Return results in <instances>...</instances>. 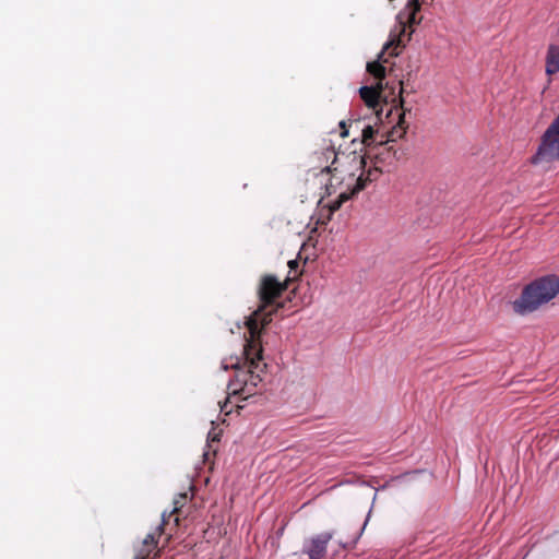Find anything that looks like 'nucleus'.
Here are the masks:
<instances>
[{"mask_svg": "<svg viewBox=\"0 0 559 559\" xmlns=\"http://www.w3.org/2000/svg\"><path fill=\"white\" fill-rule=\"evenodd\" d=\"M406 130L407 124L405 122L404 114H401L397 124L392 128L388 138L384 140L385 135L382 133L381 140H379L378 144L373 146L372 150L374 153H372V157L376 164H380L381 166H391L400 158L397 155L399 150L395 147V142L397 139H402L406 134Z\"/></svg>", "mask_w": 559, "mask_h": 559, "instance_id": "5", "label": "nucleus"}, {"mask_svg": "<svg viewBox=\"0 0 559 559\" xmlns=\"http://www.w3.org/2000/svg\"><path fill=\"white\" fill-rule=\"evenodd\" d=\"M348 128H355L357 131L361 132V143L370 147L371 145H377L379 140H381V135L378 129H374L371 124H366L361 119L350 120Z\"/></svg>", "mask_w": 559, "mask_h": 559, "instance_id": "10", "label": "nucleus"}, {"mask_svg": "<svg viewBox=\"0 0 559 559\" xmlns=\"http://www.w3.org/2000/svg\"><path fill=\"white\" fill-rule=\"evenodd\" d=\"M136 559H147V558H145V557H141V558H139V557H138Z\"/></svg>", "mask_w": 559, "mask_h": 559, "instance_id": "17", "label": "nucleus"}, {"mask_svg": "<svg viewBox=\"0 0 559 559\" xmlns=\"http://www.w3.org/2000/svg\"><path fill=\"white\" fill-rule=\"evenodd\" d=\"M175 522H176V524L179 523V518L178 516L175 518Z\"/></svg>", "mask_w": 559, "mask_h": 559, "instance_id": "16", "label": "nucleus"}, {"mask_svg": "<svg viewBox=\"0 0 559 559\" xmlns=\"http://www.w3.org/2000/svg\"><path fill=\"white\" fill-rule=\"evenodd\" d=\"M324 155L326 158L333 156L331 165L324 168L331 174L330 183L326 186L329 194L332 191L336 192V186H345V189L340 190L337 198L329 203L330 214L338 211L344 202L350 200L364 190L368 182L377 180L382 174V166L376 163L372 168L365 171L366 158L356 152L335 153L333 148H326Z\"/></svg>", "mask_w": 559, "mask_h": 559, "instance_id": "2", "label": "nucleus"}, {"mask_svg": "<svg viewBox=\"0 0 559 559\" xmlns=\"http://www.w3.org/2000/svg\"><path fill=\"white\" fill-rule=\"evenodd\" d=\"M421 21L420 3L418 0H408L405 8L396 15L400 29L390 33V35H413L417 32H424L425 28L420 26Z\"/></svg>", "mask_w": 559, "mask_h": 559, "instance_id": "8", "label": "nucleus"}, {"mask_svg": "<svg viewBox=\"0 0 559 559\" xmlns=\"http://www.w3.org/2000/svg\"><path fill=\"white\" fill-rule=\"evenodd\" d=\"M340 127H341V129H342L341 136H343V138L348 136L349 130H348V128H347L346 122H345V121H341V122H340Z\"/></svg>", "mask_w": 559, "mask_h": 559, "instance_id": "14", "label": "nucleus"}, {"mask_svg": "<svg viewBox=\"0 0 559 559\" xmlns=\"http://www.w3.org/2000/svg\"><path fill=\"white\" fill-rule=\"evenodd\" d=\"M156 544H157V542H156L155 534H148L143 540V547H144L143 550H146L147 555H150L156 547Z\"/></svg>", "mask_w": 559, "mask_h": 559, "instance_id": "13", "label": "nucleus"}, {"mask_svg": "<svg viewBox=\"0 0 559 559\" xmlns=\"http://www.w3.org/2000/svg\"><path fill=\"white\" fill-rule=\"evenodd\" d=\"M557 159H559V115L543 134L537 152L532 157V163H550Z\"/></svg>", "mask_w": 559, "mask_h": 559, "instance_id": "6", "label": "nucleus"}, {"mask_svg": "<svg viewBox=\"0 0 559 559\" xmlns=\"http://www.w3.org/2000/svg\"><path fill=\"white\" fill-rule=\"evenodd\" d=\"M298 265H299V263H298V261H297V260H290V261L288 262V266H289L292 270L297 269V267H298Z\"/></svg>", "mask_w": 559, "mask_h": 559, "instance_id": "15", "label": "nucleus"}, {"mask_svg": "<svg viewBox=\"0 0 559 559\" xmlns=\"http://www.w3.org/2000/svg\"><path fill=\"white\" fill-rule=\"evenodd\" d=\"M287 278L280 282L274 275L267 274L261 278L258 295L260 306L249 317L246 318L247 333L243 345L242 357L236 358L231 364L235 369V377L228 383V393L230 395H240L243 400L258 393V386L262 382L266 364L263 361V347L261 335L266 325L272 321V316L277 308L269 309L288 288Z\"/></svg>", "mask_w": 559, "mask_h": 559, "instance_id": "1", "label": "nucleus"}, {"mask_svg": "<svg viewBox=\"0 0 559 559\" xmlns=\"http://www.w3.org/2000/svg\"><path fill=\"white\" fill-rule=\"evenodd\" d=\"M331 539L332 534L328 532L312 536L305 540L302 552L308 555L309 559H323Z\"/></svg>", "mask_w": 559, "mask_h": 559, "instance_id": "9", "label": "nucleus"}, {"mask_svg": "<svg viewBox=\"0 0 559 559\" xmlns=\"http://www.w3.org/2000/svg\"><path fill=\"white\" fill-rule=\"evenodd\" d=\"M187 498V493H180L178 498L174 500V508L170 511L168 518H166V514L163 513V524L158 527L159 531H162L163 525L166 524L173 515L179 513L180 509L185 506Z\"/></svg>", "mask_w": 559, "mask_h": 559, "instance_id": "12", "label": "nucleus"}, {"mask_svg": "<svg viewBox=\"0 0 559 559\" xmlns=\"http://www.w3.org/2000/svg\"><path fill=\"white\" fill-rule=\"evenodd\" d=\"M559 294V277L546 275L525 285L519 298L511 302L512 310L525 316L538 310Z\"/></svg>", "mask_w": 559, "mask_h": 559, "instance_id": "3", "label": "nucleus"}, {"mask_svg": "<svg viewBox=\"0 0 559 559\" xmlns=\"http://www.w3.org/2000/svg\"><path fill=\"white\" fill-rule=\"evenodd\" d=\"M405 37H391L386 44H384L381 52L378 55V60L367 63V71L378 82H383L385 79V67L384 63L389 62V58L397 57L402 50L406 47ZM407 41L411 37H406Z\"/></svg>", "mask_w": 559, "mask_h": 559, "instance_id": "7", "label": "nucleus"}, {"mask_svg": "<svg viewBox=\"0 0 559 559\" xmlns=\"http://www.w3.org/2000/svg\"><path fill=\"white\" fill-rule=\"evenodd\" d=\"M403 81H399L396 85H391L390 82H377L373 86H361L359 88V95L361 100L373 110L380 106V102L396 104L401 107L402 112L406 114L411 111V108L404 106L405 100Z\"/></svg>", "mask_w": 559, "mask_h": 559, "instance_id": "4", "label": "nucleus"}, {"mask_svg": "<svg viewBox=\"0 0 559 559\" xmlns=\"http://www.w3.org/2000/svg\"><path fill=\"white\" fill-rule=\"evenodd\" d=\"M559 72V46L550 45L546 55V73L554 75Z\"/></svg>", "mask_w": 559, "mask_h": 559, "instance_id": "11", "label": "nucleus"}]
</instances>
